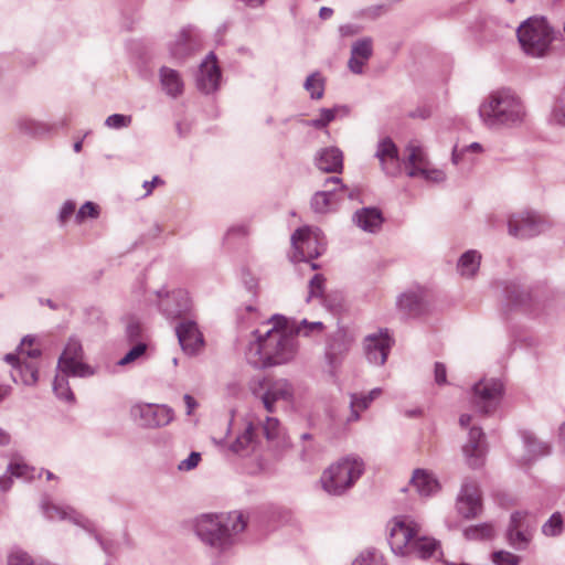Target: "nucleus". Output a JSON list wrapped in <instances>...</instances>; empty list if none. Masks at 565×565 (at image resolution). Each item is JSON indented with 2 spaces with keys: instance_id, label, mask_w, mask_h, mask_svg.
I'll return each mask as SVG.
<instances>
[{
  "instance_id": "32",
  "label": "nucleus",
  "mask_w": 565,
  "mask_h": 565,
  "mask_svg": "<svg viewBox=\"0 0 565 565\" xmlns=\"http://www.w3.org/2000/svg\"><path fill=\"white\" fill-rule=\"evenodd\" d=\"M11 377L15 383H22L24 385H33L38 382L39 367L34 360L28 362L23 360V363H19L11 370Z\"/></svg>"
},
{
  "instance_id": "56",
  "label": "nucleus",
  "mask_w": 565,
  "mask_h": 565,
  "mask_svg": "<svg viewBox=\"0 0 565 565\" xmlns=\"http://www.w3.org/2000/svg\"><path fill=\"white\" fill-rule=\"evenodd\" d=\"M142 334V327L136 319H129L126 326V337L129 342L138 341Z\"/></svg>"
},
{
  "instance_id": "22",
  "label": "nucleus",
  "mask_w": 565,
  "mask_h": 565,
  "mask_svg": "<svg viewBox=\"0 0 565 565\" xmlns=\"http://www.w3.org/2000/svg\"><path fill=\"white\" fill-rule=\"evenodd\" d=\"M397 307L405 315L420 316L427 308L425 289L416 287L405 291L397 298Z\"/></svg>"
},
{
  "instance_id": "34",
  "label": "nucleus",
  "mask_w": 565,
  "mask_h": 565,
  "mask_svg": "<svg viewBox=\"0 0 565 565\" xmlns=\"http://www.w3.org/2000/svg\"><path fill=\"white\" fill-rule=\"evenodd\" d=\"M522 439L526 449V456L523 458L524 463L550 454V446L546 443L537 440L531 433L524 431Z\"/></svg>"
},
{
  "instance_id": "16",
  "label": "nucleus",
  "mask_w": 565,
  "mask_h": 565,
  "mask_svg": "<svg viewBox=\"0 0 565 565\" xmlns=\"http://www.w3.org/2000/svg\"><path fill=\"white\" fill-rule=\"evenodd\" d=\"M462 452L469 467L478 468L483 465L487 444L481 427L473 425L469 428L468 440L462 446Z\"/></svg>"
},
{
  "instance_id": "38",
  "label": "nucleus",
  "mask_w": 565,
  "mask_h": 565,
  "mask_svg": "<svg viewBox=\"0 0 565 565\" xmlns=\"http://www.w3.org/2000/svg\"><path fill=\"white\" fill-rule=\"evenodd\" d=\"M192 34L193 29L191 26L183 28L178 34L175 41L170 46L171 54L174 57H183L192 50Z\"/></svg>"
},
{
  "instance_id": "11",
  "label": "nucleus",
  "mask_w": 565,
  "mask_h": 565,
  "mask_svg": "<svg viewBox=\"0 0 565 565\" xmlns=\"http://www.w3.org/2000/svg\"><path fill=\"white\" fill-rule=\"evenodd\" d=\"M132 418L146 428L167 426L173 420V409L167 405L136 404L131 407Z\"/></svg>"
},
{
  "instance_id": "46",
  "label": "nucleus",
  "mask_w": 565,
  "mask_h": 565,
  "mask_svg": "<svg viewBox=\"0 0 565 565\" xmlns=\"http://www.w3.org/2000/svg\"><path fill=\"white\" fill-rule=\"evenodd\" d=\"M492 562L494 565H519L521 557L508 551H495L492 553Z\"/></svg>"
},
{
  "instance_id": "51",
  "label": "nucleus",
  "mask_w": 565,
  "mask_h": 565,
  "mask_svg": "<svg viewBox=\"0 0 565 565\" xmlns=\"http://www.w3.org/2000/svg\"><path fill=\"white\" fill-rule=\"evenodd\" d=\"M294 329V334L297 337L298 334L309 335L313 331H321L323 329V324L320 321L308 322L307 320H302L299 326H290Z\"/></svg>"
},
{
  "instance_id": "20",
  "label": "nucleus",
  "mask_w": 565,
  "mask_h": 565,
  "mask_svg": "<svg viewBox=\"0 0 565 565\" xmlns=\"http://www.w3.org/2000/svg\"><path fill=\"white\" fill-rule=\"evenodd\" d=\"M352 343V335L344 328H338L327 343L326 356L329 364L337 365L340 359L349 352Z\"/></svg>"
},
{
  "instance_id": "52",
  "label": "nucleus",
  "mask_w": 565,
  "mask_h": 565,
  "mask_svg": "<svg viewBox=\"0 0 565 565\" xmlns=\"http://www.w3.org/2000/svg\"><path fill=\"white\" fill-rule=\"evenodd\" d=\"M98 216V207L93 202L84 203L75 215V220L77 223L84 222L86 217L96 218Z\"/></svg>"
},
{
  "instance_id": "24",
  "label": "nucleus",
  "mask_w": 565,
  "mask_h": 565,
  "mask_svg": "<svg viewBox=\"0 0 565 565\" xmlns=\"http://www.w3.org/2000/svg\"><path fill=\"white\" fill-rule=\"evenodd\" d=\"M371 38H363L352 44L351 56L348 62L349 70L354 74H362L364 65L373 54Z\"/></svg>"
},
{
  "instance_id": "10",
  "label": "nucleus",
  "mask_w": 565,
  "mask_h": 565,
  "mask_svg": "<svg viewBox=\"0 0 565 565\" xmlns=\"http://www.w3.org/2000/svg\"><path fill=\"white\" fill-rule=\"evenodd\" d=\"M57 370L65 375L87 377L94 374L93 369L83 362L82 343L70 338L57 362Z\"/></svg>"
},
{
  "instance_id": "27",
  "label": "nucleus",
  "mask_w": 565,
  "mask_h": 565,
  "mask_svg": "<svg viewBox=\"0 0 565 565\" xmlns=\"http://www.w3.org/2000/svg\"><path fill=\"white\" fill-rule=\"evenodd\" d=\"M43 509L49 520H70L85 530L92 531L90 523L70 507L47 504Z\"/></svg>"
},
{
  "instance_id": "36",
  "label": "nucleus",
  "mask_w": 565,
  "mask_h": 565,
  "mask_svg": "<svg viewBox=\"0 0 565 565\" xmlns=\"http://www.w3.org/2000/svg\"><path fill=\"white\" fill-rule=\"evenodd\" d=\"M481 255L475 249L465 252L457 263V270L460 276L471 278L480 267Z\"/></svg>"
},
{
  "instance_id": "12",
  "label": "nucleus",
  "mask_w": 565,
  "mask_h": 565,
  "mask_svg": "<svg viewBox=\"0 0 565 565\" xmlns=\"http://www.w3.org/2000/svg\"><path fill=\"white\" fill-rule=\"evenodd\" d=\"M503 393L501 381L481 380L472 388V403L483 414L493 412L500 403Z\"/></svg>"
},
{
  "instance_id": "54",
  "label": "nucleus",
  "mask_w": 565,
  "mask_h": 565,
  "mask_svg": "<svg viewBox=\"0 0 565 565\" xmlns=\"http://www.w3.org/2000/svg\"><path fill=\"white\" fill-rule=\"evenodd\" d=\"M481 150L482 146L479 142H472L461 149H459L458 146H455L452 149L451 160L455 164H458L467 151L480 152Z\"/></svg>"
},
{
  "instance_id": "18",
  "label": "nucleus",
  "mask_w": 565,
  "mask_h": 565,
  "mask_svg": "<svg viewBox=\"0 0 565 565\" xmlns=\"http://www.w3.org/2000/svg\"><path fill=\"white\" fill-rule=\"evenodd\" d=\"M294 397V386L286 379L269 381L264 394L260 396L263 405L268 413L275 411V403L278 401L290 402Z\"/></svg>"
},
{
  "instance_id": "41",
  "label": "nucleus",
  "mask_w": 565,
  "mask_h": 565,
  "mask_svg": "<svg viewBox=\"0 0 565 565\" xmlns=\"http://www.w3.org/2000/svg\"><path fill=\"white\" fill-rule=\"evenodd\" d=\"M371 401L365 394L352 393L350 394V409L351 414L348 418L349 422H356L360 419V413L367 409L371 405Z\"/></svg>"
},
{
  "instance_id": "25",
  "label": "nucleus",
  "mask_w": 565,
  "mask_h": 565,
  "mask_svg": "<svg viewBox=\"0 0 565 565\" xmlns=\"http://www.w3.org/2000/svg\"><path fill=\"white\" fill-rule=\"evenodd\" d=\"M258 441L255 438V427L248 423L244 430L237 435L236 439L230 445L228 449L238 456L245 457L255 452Z\"/></svg>"
},
{
  "instance_id": "3",
  "label": "nucleus",
  "mask_w": 565,
  "mask_h": 565,
  "mask_svg": "<svg viewBox=\"0 0 565 565\" xmlns=\"http://www.w3.org/2000/svg\"><path fill=\"white\" fill-rule=\"evenodd\" d=\"M525 115L521 98L507 88L492 92L479 106V117L489 128L521 125Z\"/></svg>"
},
{
  "instance_id": "14",
  "label": "nucleus",
  "mask_w": 565,
  "mask_h": 565,
  "mask_svg": "<svg viewBox=\"0 0 565 565\" xmlns=\"http://www.w3.org/2000/svg\"><path fill=\"white\" fill-rule=\"evenodd\" d=\"M175 335L186 355H196L204 348L203 334L192 318L183 319L175 326Z\"/></svg>"
},
{
  "instance_id": "53",
  "label": "nucleus",
  "mask_w": 565,
  "mask_h": 565,
  "mask_svg": "<svg viewBox=\"0 0 565 565\" xmlns=\"http://www.w3.org/2000/svg\"><path fill=\"white\" fill-rule=\"evenodd\" d=\"M130 122H131V116H126V115H121V114L110 115L105 120V125L111 129H120V128L128 127L130 125Z\"/></svg>"
},
{
  "instance_id": "60",
  "label": "nucleus",
  "mask_w": 565,
  "mask_h": 565,
  "mask_svg": "<svg viewBox=\"0 0 565 565\" xmlns=\"http://www.w3.org/2000/svg\"><path fill=\"white\" fill-rule=\"evenodd\" d=\"M19 127L24 132L32 134V135H39L42 131V127L39 124L34 122L33 120H28V119L21 120L19 122Z\"/></svg>"
},
{
  "instance_id": "7",
  "label": "nucleus",
  "mask_w": 565,
  "mask_h": 565,
  "mask_svg": "<svg viewBox=\"0 0 565 565\" xmlns=\"http://www.w3.org/2000/svg\"><path fill=\"white\" fill-rule=\"evenodd\" d=\"M418 533H420L419 524L408 516L394 518L390 522L388 537V544L393 553L402 556L409 555V546Z\"/></svg>"
},
{
  "instance_id": "61",
  "label": "nucleus",
  "mask_w": 565,
  "mask_h": 565,
  "mask_svg": "<svg viewBox=\"0 0 565 565\" xmlns=\"http://www.w3.org/2000/svg\"><path fill=\"white\" fill-rule=\"evenodd\" d=\"M434 373H435V382L438 385L446 384V382H447V371H446L445 364H443L440 362H436L435 363Z\"/></svg>"
},
{
  "instance_id": "45",
  "label": "nucleus",
  "mask_w": 565,
  "mask_h": 565,
  "mask_svg": "<svg viewBox=\"0 0 565 565\" xmlns=\"http://www.w3.org/2000/svg\"><path fill=\"white\" fill-rule=\"evenodd\" d=\"M563 531V519L559 512H555L543 524L542 532L547 536H556Z\"/></svg>"
},
{
  "instance_id": "26",
  "label": "nucleus",
  "mask_w": 565,
  "mask_h": 565,
  "mask_svg": "<svg viewBox=\"0 0 565 565\" xmlns=\"http://www.w3.org/2000/svg\"><path fill=\"white\" fill-rule=\"evenodd\" d=\"M353 222L361 230L374 233L381 228L383 216L381 211L375 207H363L354 213Z\"/></svg>"
},
{
  "instance_id": "49",
  "label": "nucleus",
  "mask_w": 565,
  "mask_h": 565,
  "mask_svg": "<svg viewBox=\"0 0 565 565\" xmlns=\"http://www.w3.org/2000/svg\"><path fill=\"white\" fill-rule=\"evenodd\" d=\"M352 565H384L383 557L374 551H366L356 557Z\"/></svg>"
},
{
  "instance_id": "19",
  "label": "nucleus",
  "mask_w": 565,
  "mask_h": 565,
  "mask_svg": "<svg viewBox=\"0 0 565 565\" xmlns=\"http://www.w3.org/2000/svg\"><path fill=\"white\" fill-rule=\"evenodd\" d=\"M220 78L221 72L216 64V58L211 53L200 65L196 76V86L201 92L210 94L217 89Z\"/></svg>"
},
{
  "instance_id": "57",
  "label": "nucleus",
  "mask_w": 565,
  "mask_h": 565,
  "mask_svg": "<svg viewBox=\"0 0 565 565\" xmlns=\"http://www.w3.org/2000/svg\"><path fill=\"white\" fill-rule=\"evenodd\" d=\"M8 565H34L31 556L22 551H13L8 557Z\"/></svg>"
},
{
  "instance_id": "33",
  "label": "nucleus",
  "mask_w": 565,
  "mask_h": 565,
  "mask_svg": "<svg viewBox=\"0 0 565 565\" xmlns=\"http://www.w3.org/2000/svg\"><path fill=\"white\" fill-rule=\"evenodd\" d=\"M10 477H0V489L6 491L11 487V477L31 479L34 469L28 466L21 458L13 459L7 468Z\"/></svg>"
},
{
  "instance_id": "59",
  "label": "nucleus",
  "mask_w": 565,
  "mask_h": 565,
  "mask_svg": "<svg viewBox=\"0 0 565 565\" xmlns=\"http://www.w3.org/2000/svg\"><path fill=\"white\" fill-rule=\"evenodd\" d=\"M200 460H201V454L192 451L186 459L180 461L178 468H179V470H182V471H190L199 465Z\"/></svg>"
},
{
  "instance_id": "37",
  "label": "nucleus",
  "mask_w": 565,
  "mask_h": 565,
  "mask_svg": "<svg viewBox=\"0 0 565 565\" xmlns=\"http://www.w3.org/2000/svg\"><path fill=\"white\" fill-rule=\"evenodd\" d=\"M437 542L434 539L420 536V533L414 537L409 546V555L418 558H429L436 551Z\"/></svg>"
},
{
  "instance_id": "31",
  "label": "nucleus",
  "mask_w": 565,
  "mask_h": 565,
  "mask_svg": "<svg viewBox=\"0 0 565 565\" xmlns=\"http://www.w3.org/2000/svg\"><path fill=\"white\" fill-rule=\"evenodd\" d=\"M161 87L164 93L175 98L183 93V81L175 70L162 66L159 71Z\"/></svg>"
},
{
  "instance_id": "4",
  "label": "nucleus",
  "mask_w": 565,
  "mask_h": 565,
  "mask_svg": "<svg viewBox=\"0 0 565 565\" xmlns=\"http://www.w3.org/2000/svg\"><path fill=\"white\" fill-rule=\"evenodd\" d=\"M364 469V462L360 457L347 456L323 471L321 486L331 495H342L361 478Z\"/></svg>"
},
{
  "instance_id": "21",
  "label": "nucleus",
  "mask_w": 565,
  "mask_h": 565,
  "mask_svg": "<svg viewBox=\"0 0 565 565\" xmlns=\"http://www.w3.org/2000/svg\"><path fill=\"white\" fill-rule=\"evenodd\" d=\"M375 157L380 160L385 174L396 175L401 172L398 150L391 138H384L379 142Z\"/></svg>"
},
{
  "instance_id": "43",
  "label": "nucleus",
  "mask_w": 565,
  "mask_h": 565,
  "mask_svg": "<svg viewBox=\"0 0 565 565\" xmlns=\"http://www.w3.org/2000/svg\"><path fill=\"white\" fill-rule=\"evenodd\" d=\"M494 530L490 523H481L471 525L463 531V535L468 540H486L493 536Z\"/></svg>"
},
{
  "instance_id": "39",
  "label": "nucleus",
  "mask_w": 565,
  "mask_h": 565,
  "mask_svg": "<svg viewBox=\"0 0 565 565\" xmlns=\"http://www.w3.org/2000/svg\"><path fill=\"white\" fill-rule=\"evenodd\" d=\"M406 151L408 152V156L407 160L405 161V164L408 168V170L427 168L429 166L424 149L415 141H411L407 145Z\"/></svg>"
},
{
  "instance_id": "6",
  "label": "nucleus",
  "mask_w": 565,
  "mask_h": 565,
  "mask_svg": "<svg viewBox=\"0 0 565 565\" xmlns=\"http://www.w3.org/2000/svg\"><path fill=\"white\" fill-rule=\"evenodd\" d=\"M291 245L294 252L290 259L294 263H308L310 259L319 257L326 249V241L321 231L309 226L298 228L291 235Z\"/></svg>"
},
{
  "instance_id": "58",
  "label": "nucleus",
  "mask_w": 565,
  "mask_h": 565,
  "mask_svg": "<svg viewBox=\"0 0 565 565\" xmlns=\"http://www.w3.org/2000/svg\"><path fill=\"white\" fill-rule=\"evenodd\" d=\"M339 111H343L344 114H347L348 109L344 106H335L333 108H322V109H320L319 117L321 118L322 122L327 127L328 124H330L332 120H334V118Z\"/></svg>"
},
{
  "instance_id": "5",
  "label": "nucleus",
  "mask_w": 565,
  "mask_h": 565,
  "mask_svg": "<svg viewBox=\"0 0 565 565\" xmlns=\"http://www.w3.org/2000/svg\"><path fill=\"white\" fill-rule=\"evenodd\" d=\"M516 33L524 52L536 57L544 55L553 41V30L544 18H530Z\"/></svg>"
},
{
  "instance_id": "44",
  "label": "nucleus",
  "mask_w": 565,
  "mask_h": 565,
  "mask_svg": "<svg viewBox=\"0 0 565 565\" xmlns=\"http://www.w3.org/2000/svg\"><path fill=\"white\" fill-rule=\"evenodd\" d=\"M407 174L412 178L420 177L433 182H441L445 180V173L441 170L430 169L429 166L427 168L411 169Z\"/></svg>"
},
{
  "instance_id": "28",
  "label": "nucleus",
  "mask_w": 565,
  "mask_h": 565,
  "mask_svg": "<svg viewBox=\"0 0 565 565\" xmlns=\"http://www.w3.org/2000/svg\"><path fill=\"white\" fill-rule=\"evenodd\" d=\"M317 167L324 172H341L343 168L342 152L334 147L321 150L316 158Z\"/></svg>"
},
{
  "instance_id": "64",
  "label": "nucleus",
  "mask_w": 565,
  "mask_h": 565,
  "mask_svg": "<svg viewBox=\"0 0 565 565\" xmlns=\"http://www.w3.org/2000/svg\"><path fill=\"white\" fill-rule=\"evenodd\" d=\"M184 403L186 405V415H191L193 409L196 407V401L189 394L183 396Z\"/></svg>"
},
{
  "instance_id": "42",
  "label": "nucleus",
  "mask_w": 565,
  "mask_h": 565,
  "mask_svg": "<svg viewBox=\"0 0 565 565\" xmlns=\"http://www.w3.org/2000/svg\"><path fill=\"white\" fill-rule=\"evenodd\" d=\"M68 376L58 371L53 382V391L58 398L71 402L74 399V394L68 384Z\"/></svg>"
},
{
  "instance_id": "23",
  "label": "nucleus",
  "mask_w": 565,
  "mask_h": 565,
  "mask_svg": "<svg viewBox=\"0 0 565 565\" xmlns=\"http://www.w3.org/2000/svg\"><path fill=\"white\" fill-rule=\"evenodd\" d=\"M331 184H340V191L347 192V189L341 184V179L338 177H331L326 180V190L318 191L311 199V207L316 213H327L331 205L341 199L334 188H329Z\"/></svg>"
},
{
  "instance_id": "48",
  "label": "nucleus",
  "mask_w": 565,
  "mask_h": 565,
  "mask_svg": "<svg viewBox=\"0 0 565 565\" xmlns=\"http://www.w3.org/2000/svg\"><path fill=\"white\" fill-rule=\"evenodd\" d=\"M263 431L267 440H274L280 436V424L275 417H266Z\"/></svg>"
},
{
  "instance_id": "62",
  "label": "nucleus",
  "mask_w": 565,
  "mask_h": 565,
  "mask_svg": "<svg viewBox=\"0 0 565 565\" xmlns=\"http://www.w3.org/2000/svg\"><path fill=\"white\" fill-rule=\"evenodd\" d=\"M75 203L72 202V201H66L63 205H62V209L60 211V221L62 223H65L66 220L74 214L75 212Z\"/></svg>"
},
{
  "instance_id": "9",
  "label": "nucleus",
  "mask_w": 565,
  "mask_h": 565,
  "mask_svg": "<svg viewBox=\"0 0 565 565\" xmlns=\"http://www.w3.org/2000/svg\"><path fill=\"white\" fill-rule=\"evenodd\" d=\"M158 308L161 313L170 320L180 321L190 319L189 315L192 309V301L189 292L184 289H175L172 291H157Z\"/></svg>"
},
{
  "instance_id": "35",
  "label": "nucleus",
  "mask_w": 565,
  "mask_h": 565,
  "mask_svg": "<svg viewBox=\"0 0 565 565\" xmlns=\"http://www.w3.org/2000/svg\"><path fill=\"white\" fill-rule=\"evenodd\" d=\"M35 341L33 335H25L19 345V355L9 353L4 356V360L12 365V369L19 363H23V360L31 359L36 360L41 355L40 349H26L25 347H32Z\"/></svg>"
},
{
  "instance_id": "50",
  "label": "nucleus",
  "mask_w": 565,
  "mask_h": 565,
  "mask_svg": "<svg viewBox=\"0 0 565 565\" xmlns=\"http://www.w3.org/2000/svg\"><path fill=\"white\" fill-rule=\"evenodd\" d=\"M324 277L320 274H316L309 281V296L308 300L311 298L322 297L324 291Z\"/></svg>"
},
{
  "instance_id": "30",
  "label": "nucleus",
  "mask_w": 565,
  "mask_h": 565,
  "mask_svg": "<svg viewBox=\"0 0 565 565\" xmlns=\"http://www.w3.org/2000/svg\"><path fill=\"white\" fill-rule=\"evenodd\" d=\"M504 292L510 305L524 310L531 309L533 297L526 287L518 282H510L504 287Z\"/></svg>"
},
{
  "instance_id": "1",
  "label": "nucleus",
  "mask_w": 565,
  "mask_h": 565,
  "mask_svg": "<svg viewBox=\"0 0 565 565\" xmlns=\"http://www.w3.org/2000/svg\"><path fill=\"white\" fill-rule=\"evenodd\" d=\"M270 326L264 333L253 331V340L246 348V359L256 369L285 364L298 351L297 338L286 317L275 315L267 322Z\"/></svg>"
},
{
  "instance_id": "47",
  "label": "nucleus",
  "mask_w": 565,
  "mask_h": 565,
  "mask_svg": "<svg viewBox=\"0 0 565 565\" xmlns=\"http://www.w3.org/2000/svg\"><path fill=\"white\" fill-rule=\"evenodd\" d=\"M147 344L145 342H138L134 345L126 354L118 361V365H127L135 362L137 359L146 353Z\"/></svg>"
},
{
  "instance_id": "13",
  "label": "nucleus",
  "mask_w": 565,
  "mask_h": 565,
  "mask_svg": "<svg viewBox=\"0 0 565 565\" xmlns=\"http://www.w3.org/2000/svg\"><path fill=\"white\" fill-rule=\"evenodd\" d=\"M535 522L527 512L516 511L511 514L507 529V541L515 550H525L531 541Z\"/></svg>"
},
{
  "instance_id": "17",
  "label": "nucleus",
  "mask_w": 565,
  "mask_h": 565,
  "mask_svg": "<svg viewBox=\"0 0 565 565\" xmlns=\"http://www.w3.org/2000/svg\"><path fill=\"white\" fill-rule=\"evenodd\" d=\"M393 341L387 332L380 331L365 338V354L370 363L383 365L386 362Z\"/></svg>"
},
{
  "instance_id": "40",
  "label": "nucleus",
  "mask_w": 565,
  "mask_h": 565,
  "mask_svg": "<svg viewBox=\"0 0 565 565\" xmlns=\"http://www.w3.org/2000/svg\"><path fill=\"white\" fill-rule=\"evenodd\" d=\"M324 85L326 79L321 73L313 72L306 78L303 87L312 99H321L324 94Z\"/></svg>"
},
{
  "instance_id": "55",
  "label": "nucleus",
  "mask_w": 565,
  "mask_h": 565,
  "mask_svg": "<svg viewBox=\"0 0 565 565\" xmlns=\"http://www.w3.org/2000/svg\"><path fill=\"white\" fill-rule=\"evenodd\" d=\"M548 120L552 125L565 126V104L562 102L555 103Z\"/></svg>"
},
{
  "instance_id": "2",
  "label": "nucleus",
  "mask_w": 565,
  "mask_h": 565,
  "mask_svg": "<svg viewBox=\"0 0 565 565\" xmlns=\"http://www.w3.org/2000/svg\"><path fill=\"white\" fill-rule=\"evenodd\" d=\"M246 526L247 519L238 511L203 513L193 520L196 537L218 556L231 553Z\"/></svg>"
},
{
  "instance_id": "63",
  "label": "nucleus",
  "mask_w": 565,
  "mask_h": 565,
  "mask_svg": "<svg viewBox=\"0 0 565 565\" xmlns=\"http://www.w3.org/2000/svg\"><path fill=\"white\" fill-rule=\"evenodd\" d=\"M161 183H163V181L158 175L153 177V179L151 181H145L142 184V186L146 189L145 195L151 194L154 185L161 184Z\"/></svg>"
},
{
  "instance_id": "15",
  "label": "nucleus",
  "mask_w": 565,
  "mask_h": 565,
  "mask_svg": "<svg viewBox=\"0 0 565 565\" xmlns=\"http://www.w3.org/2000/svg\"><path fill=\"white\" fill-rule=\"evenodd\" d=\"M456 507L458 513L465 519H475L481 513V495L476 482L466 481L462 483Z\"/></svg>"
},
{
  "instance_id": "29",
  "label": "nucleus",
  "mask_w": 565,
  "mask_h": 565,
  "mask_svg": "<svg viewBox=\"0 0 565 565\" xmlns=\"http://www.w3.org/2000/svg\"><path fill=\"white\" fill-rule=\"evenodd\" d=\"M411 482L422 497L433 495L440 488L439 482L434 475L424 469H416Z\"/></svg>"
},
{
  "instance_id": "8",
  "label": "nucleus",
  "mask_w": 565,
  "mask_h": 565,
  "mask_svg": "<svg viewBox=\"0 0 565 565\" xmlns=\"http://www.w3.org/2000/svg\"><path fill=\"white\" fill-rule=\"evenodd\" d=\"M550 226L551 223L543 215L533 211L514 213L508 220L509 234L518 238L536 236Z\"/></svg>"
}]
</instances>
